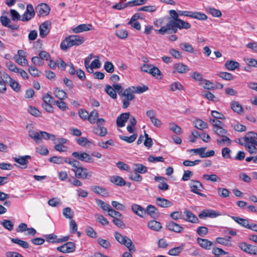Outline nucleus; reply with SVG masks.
I'll return each instance as SVG.
<instances>
[{
  "label": "nucleus",
  "instance_id": "obj_22",
  "mask_svg": "<svg viewBox=\"0 0 257 257\" xmlns=\"http://www.w3.org/2000/svg\"><path fill=\"white\" fill-rule=\"evenodd\" d=\"M239 66V64L238 62L233 60L227 61L225 63V67L230 71L235 70L238 68Z\"/></svg>",
  "mask_w": 257,
  "mask_h": 257
},
{
  "label": "nucleus",
  "instance_id": "obj_20",
  "mask_svg": "<svg viewBox=\"0 0 257 257\" xmlns=\"http://www.w3.org/2000/svg\"><path fill=\"white\" fill-rule=\"evenodd\" d=\"M174 68L178 73L181 74L187 73L190 70L187 65L180 63L175 64Z\"/></svg>",
  "mask_w": 257,
  "mask_h": 257
},
{
  "label": "nucleus",
  "instance_id": "obj_34",
  "mask_svg": "<svg viewBox=\"0 0 257 257\" xmlns=\"http://www.w3.org/2000/svg\"><path fill=\"white\" fill-rule=\"evenodd\" d=\"M95 201L97 205L103 211H107L108 212L109 209L111 208L110 206L108 204L105 203L101 200L99 199H95Z\"/></svg>",
  "mask_w": 257,
  "mask_h": 257
},
{
  "label": "nucleus",
  "instance_id": "obj_2",
  "mask_svg": "<svg viewBox=\"0 0 257 257\" xmlns=\"http://www.w3.org/2000/svg\"><path fill=\"white\" fill-rule=\"evenodd\" d=\"M29 136L33 139L36 143L39 144L42 139L46 140H51L53 141L55 136L44 131L38 132L31 130L29 132Z\"/></svg>",
  "mask_w": 257,
  "mask_h": 257
},
{
  "label": "nucleus",
  "instance_id": "obj_61",
  "mask_svg": "<svg viewBox=\"0 0 257 257\" xmlns=\"http://www.w3.org/2000/svg\"><path fill=\"white\" fill-rule=\"evenodd\" d=\"M10 85L12 88L16 92H18L20 91V86L16 80L12 79V81L10 82Z\"/></svg>",
  "mask_w": 257,
  "mask_h": 257
},
{
  "label": "nucleus",
  "instance_id": "obj_32",
  "mask_svg": "<svg viewBox=\"0 0 257 257\" xmlns=\"http://www.w3.org/2000/svg\"><path fill=\"white\" fill-rule=\"evenodd\" d=\"M169 15H170L172 19H170L168 23H176L178 20L180 19L179 18V16H180L179 11L178 12H176V11L174 10H170L169 11Z\"/></svg>",
  "mask_w": 257,
  "mask_h": 257
},
{
  "label": "nucleus",
  "instance_id": "obj_47",
  "mask_svg": "<svg viewBox=\"0 0 257 257\" xmlns=\"http://www.w3.org/2000/svg\"><path fill=\"white\" fill-rule=\"evenodd\" d=\"M98 116V113L97 110H94L92 111L89 114L88 121L91 124H94L95 122L96 118Z\"/></svg>",
  "mask_w": 257,
  "mask_h": 257
},
{
  "label": "nucleus",
  "instance_id": "obj_12",
  "mask_svg": "<svg viewBox=\"0 0 257 257\" xmlns=\"http://www.w3.org/2000/svg\"><path fill=\"white\" fill-rule=\"evenodd\" d=\"M130 113L129 112L122 113L119 115L116 119V125L119 127H122L124 126L125 123L127 121L130 117Z\"/></svg>",
  "mask_w": 257,
  "mask_h": 257
},
{
  "label": "nucleus",
  "instance_id": "obj_24",
  "mask_svg": "<svg viewBox=\"0 0 257 257\" xmlns=\"http://www.w3.org/2000/svg\"><path fill=\"white\" fill-rule=\"evenodd\" d=\"M231 237L230 236H227L226 238L224 237H217L216 239V242L220 244L226 246H231L232 243L230 241Z\"/></svg>",
  "mask_w": 257,
  "mask_h": 257
},
{
  "label": "nucleus",
  "instance_id": "obj_48",
  "mask_svg": "<svg viewBox=\"0 0 257 257\" xmlns=\"http://www.w3.org/2000/svg\"><path fill=\"white\" fill-rule=\"evenodd\" d=\"M183 248L181 246L175 247L171 248L168 251V254L170 255H178L182 251Z\"/></svg>",
  "mask_w": 257,
  "mask_h": 257
},
{
  "label": "nucleus",
  "instance_id": "obj_33",
  "mask_svg": "<svg viewBox=\"0 0 257 257\" xmlns=\"http://www.w3.org/2000/svg\"><path fill=\"white\" fill-rule=\"evenodd\" d=\"M175 25L179 29H189L191 27L190 23L181 19L178 20Z\"/></svg>",
  "mask_w": 257,
  "mask_h": 257
},
{
  "label": "nucleus",
  "instance_id": "obj_15",
  "mask_svg": "<svg viewBox=\"0 0 257 257\" xmlns=\"http://www.w3.org/2000/svg\"><path fill=\"white\" fill-rule=\"evenodd\" d=\"M156 204L163 208L170 207L173 205V203L171 201L160 197L156 198Z\"/></svg>",
  "mask_w": 257,
  "mask_h": 257
},
{
  "label": "nucleus",
  "instance_id": "obj_53",
  "mask_svg": "<svg viewBox=\"0 0 257 257\" xmlns=\"http://www.w3.org/2000/svg\"><path fill=\"white\" fill-rule=\"evenodd\" d=\"M108 215L113 219L114 218H123L122 215L119 212L115 211L111 208L109 209Z\"/></svg>",
  "mask_w": 257,
  "mask_h": 257
},
{
  "label": "nucleus",
  "instance_id": "obj_63",
  "mask_svg": "<svg viewBox=\"0 0 257 257\" xmlns=\"http://www.w3.org/2000/svg\"><path fill=\"white\" fill-rule=\"evenodd\" d=\"M28 71L30 74L34 77H38L39 76V71L38 69L34 66H29Z\"/></svg>",
  "mask_w": 257,
  "mask_h": 257
},
{
  "label": "nucleus",
  "instance_id": "obj_25",
  "mask_svg": "<svg viewBox=\"0 0 257 257\" xmlns=\"http://www.w3.org/2000/svg\"><path fill=\"white\" fill-rule=\"evenodd\" d=\"M148 226L151 229L156 231H159L162 228L161 223L156 220L149 221L148 223Z\"/></svg>",
  "mask_w": 257,
  "mask_h": 257
},
{
  "label": "nucleus",
  "instance_id": "obj_45",
  "mask_svg": "<svg viewBox=\"0 0 257 257\" xmlns=\"http://www.w3.org/2000/svg\"><path fill=\"white\" fill-rule=\"evenodd\" d=\"M43 103L51 104L55 103L56 101L53 97L47 93L43 96Z\"/></svg>",
  "mask_w": 257,
  "mask_h": 257
},
{
  "label": "nucleus",
  "instance_id": "obj_50",
  "mask_svg": "<svg viewBox=\"0 0 257 257\" xmlns=\"http://www.w3.org/2000/svg\"><path fill=\"white\" fill-rule=\"evenodd\" d=\"M104 69L108 73H111L114 71V66L110 61H106L104 64Z\"/></svg>",
  "mask_w": 257,
  "mask_h": 257
},
{
  "label": "nucleus",
  "instance_id": "obj_11",
  "mask_svg": "<svg viewBox=\"0 0 257 257\" xmlns=\"http://www.w3.org/2000/svg\"><path fill=\"white\" fill-rule=\"evenodd\" d=\"M50 25V22L46 21L39 26V34L41 38L45 37L49 34Z\"/></svg>",
  "mask_w": 257,
  "mask_h": 257
},
{
  "label": "nucleus",
  "instance_id": "obj_36",
  "mask_svg": "<svg viewBox=\"0 0 257 257\" xmlns=\"http://www.w3.org/2000/svg\"><path fill=\"white\" fill-rule=\"evenodd\" d=\"M11 241L13 243L19 244L24 248H28L29 247V243L27 241H23L18 238H12Z\"/></svg>",
  "mask_w": 257,
  "mask_h": 257
},
{
  "label": "nucleus",
  "instance_id": "obj_52",
  "mask_svg": "<svg viewBox=\"0 0 257 257\" xmlns=\"http://www.w3.org/2000/svg\"><path fill=\"white\" fill-rule=\"evenodd\" d=\"M192 18L199 20H205L207 19V16L204 13L195 12L193 13Z\"/></svg>",
  "mask_w": 257,
  "mask_h": 257
},
{
  "label": "nucleus",
  "instance_id": "obj_17",
  "mask_svg": "<svg viewBox=\"0 0 257 257\" xmlns=\"http://www.w3.org/2000/svg\"><path fill=\"white\" fill-rule=\"evenodd\" d=\"M91 190L95 193L102 196H107L108 193L107 190L101 186H93L91 187Z\"/></svg>",
  "mask_w": 257,
  "mask_h": 257
},
{
  "label": "nucleus",
  "instance_id": "obj_29",
  "mask_svg": "<svg viewBox=\"0 0 257 257\" xmlns=\"http://www.w3.org/2000/svg\"><path fill=\"white\" fill-rule=\"evenodd\" d=\"M179 47L180 49L183 51L189 53H193L194 52V50L193 47L190 44L187 42H183L181 43Z\"/></svg>",
  "mask_w": 257,
  "mask_h": 257
},
{
  "label": "nucleus",
  "instance_id": "obj_60",
  "mask_svg": "<svg viewBox=\"0 0 257 257\" xmlns=\"http://www.w3.org/2000/svg\"><path fill=\"white\" fill-rule=\"evenodd\" d=\"M47 241L54 243L56 242V240L57 238V236L53 233L46 234L44 235Z\"/></svg>",
  "mask_w": 257,
  "mask_h": 257
},
{
  "label": "nucleus",
  "instance_id": "obj_54",
  "mask_svg": "<svg viewBox=\"0 0 257 257\" xmlns=\"http://www.w3.org/2000/svg\"><path fill=\"white\" fill-rule=\"evenodd\" d=\"M36 151L40 155H47L49 153L48 149L44 146H40L36 148Z\"/></svg>",
  "mask_w": 257,
  "mask_h": 257
},
{
  "label": "nucleus",
  "instance_id": "obj_27",
  "mask_svg": "<svg viewBox=\"0 0 257 257\" xmlns=\"http://www.w3.org/2000/svg\"><path fill=\"white\" fill-rule=\"evenodd\" d=\"M31 156L29 155L24 156L19 158H14V160L17 163L20 164L21 165L25 166V168H26L27 165L28 163V159H31Z\"/></svg>",
  "mask_w": 257,
  "mask_h": 257
},
{
  "label": "nucleus",
  "instance_id": "obj_46",
  "mask_svg": "<svg viewBox=\"0 0 257 257\" xmlns=\"http://www.w3.org/2000/svg\"><path fill=\"white\" fill-rule=\"evenodd\" d=\"M1 224L8 230L11 231L13 229L14 224L13 222L9 220L4 219L2 222Z\"/></svg>",
  "mask_w": 257,
  "mask_h": 257
},
{
  "label": "nucleus",
  "instance_id": "obj_35",
  "mask_svg": "<svg viewBox=\"0 0 257 257\" xmlns=\"http://www.w3.org/2000/svg\"><path fill=\"white\" fill-rule=\"evenodd\" d=\"M54 94L57 98L60 100H63L66 97V93L65 91L58 87L55 88Z\"/></svg>",
  "mask_w": 257,
  "mask_h": 257
},
{
  "label": "nucleus",
  "instance_id": "obj_30",
  "mask_svg": "<svg viewBox=\"0 0 257 257\" xmlns=\"http://www.w3.org/2000/svg\"><path fill=\"white\" fill-rule=\"evenodd\" d=\"M134 171L138 173L144 174L148 171L147 167L142 164H134Z\"/></svg>",
  "mask_w": 257,
  "mask_h": 257
},
{
  "label": "nucleus",
  "instance_id": "obj_23",
  "mask_svg": "<svg viewBox=\"0 0 257 257\" xmlns=\"http://www.w3.org/2000/svg\"><path fill=\"white\" fill-rule=\"evenodd\" d=\"M90 27H91V25L80 24L74 28L73 29V31L75 33H79L84 31H87L90 30Z\"/></svg>",
  "mask_w": 257,
  "mask_h": 257
},
{
  "label": "nucleus",
  "instance_id": "obj_26",
  "mask_svg": "<svg viewBox=\"0 0 257 257\" xmlns=\"http://www.w3.org/2000/svg\"><path fill=\"white\" fill-rule=\"evenodd\" d=\"M93 132L97 135L104 137L107 134V131L106 128L103 126H96L94 127Z\"/></svg>",
  "mask_w": 257,
  "mask_h": 257
},
{
  "label": "nucleus",
  "instance_id": "obj_18",
  "mask_svg": "<svg viewBox=\"0 0 257 257\" xmlns=\"http://www.w3.org/2000/svg\"><path fill=\"white\" fill-rule=\"evenodd\" d=\"M197 240L199 245L205 249H210L213 245V243L207 239L198 237Z\"/></svg>",
  "mask_w": 257,
  "mask_h": 257
},
{
  "label": "nucleus",
  "instance_id": "obj_28",
  "mask_svg": "<svg viewBox=\"0 0 257 257\" xmlns=\"http://www.w3.org/2000/svg\"><path fill=\"white\" fill-rule=\"evenodd\" d=\"M231 109L235 112L241 114L243 112V108L241 105L237 101H232L230 103Z\"/></svg>",
  "mask_w": 257,
  "mask_h": 257
},
{
  "label": "nucleus",
  "instance_id": "obj_59",
  "mask_svg": "<svg viewBox=\"0 0 257 257\" xmlns=\"http://www.w3.org/2000/svg\"><path fill=\"white\" fill-rule=\"evenodd\" d=\"M208 11L212 16L215 17H220L222 15L221 11L215 8H209Z\"/></svg>",
  "mask_w": 257,
  "mask_h": 257
},
{
  "label": "nucleus",
  "instance_id": "obj_38",
  "mask_svg": "<svg viewBox=\"0 0 257 257\" xmlns=\"http://www.w3.org/2000/svg\"><path fill=\"white\" fill-rule=\"evenodd\" d=\"M202 178L207 181H210L214 182L220 181V179L218 176L214 174L211 175L204 174L202 176Z\"/></svg>",
  "mask_w": 257,
  "mask_h": 257
},
{
  "label": "nucleus",
  "instance_id": "obj_58",
  "mask_svg": "<svg viewBox=\"0 0 257 257\" xmlns=\"http://www.w3.org/2000/svg\"><path fill=\"white\" fill-rule=\"evenodd\" d=\"M217 192L218 194L222 197H227L229 195V191L228 189L222 188H218L217 189Z\"/></svg>",
  "mask_w": 257,
  "mask_h": 257
},
{
  "label": "nucleus",
  "instance_id": "obj_49",
  "mask_svg": "<svg viewBox=\"0 0 257 257\" xmlns=\"http://www.w3.org/2000/svg\"><path fill=\"white\" fill-rule=\"evenodd\" d=\"M15 61L21 66H25L28 64V61L25 57H20L19 56H14Z\"/></svg>",
  "mask_w": 257,
  "mask_h": 257
},
{
  "label": "nucleus",
  "instance_id": "obj_21",
  "mask_svg": "<svg viewBox=\"0 0 257 257\" xmlns=\"http://www.w3.org/2000/svg\"><path fill=\"white\" fill-rule=\"evenodd\" d=\"M110 181L112 183L119 186H123L126 184L124 180L118 176H113L110 178Z\"/></svg>",
  "mask_w": 257,
  "mask_h": 257
},
{
  "label": "nucleus",
  "instance_id": "obj_9",
  "mask_svg": "<svg viewBox=\"0 0 257 257\" xmlns=\"http://www.w3.org/2000/svg\"><path fill=\"white\" fill-rule=\"evenodd\" d=\"M36 11L39 16H45L48 15L50 11V8L46 4H41L36 8Z\"/></svg>",
  "mask_w": 257,
  "mask_h": 257
},
{
  "label": "nucleus",
  "instance_id": "obj_41",
  "mask_svg": "<svg viewBox=\"0 0 257 257\" xmlns=\"http://www.w3.org/2000/svg\"><path fill=\"white\" fill-rule=\"evenodd\" d=\"M252 134V132H248L244 138L245 143L244 144H250L252 145V143L255 139H257V137H250V135Z\"/></svg>",
  "mask_w": 257,
  "mask_h": 257
},
{
  "label": "nucleus",
  "instance_id": "obj_37",
  "mask_svg": "<svg viewBox=\"0 0 257 257\" xmlns=\"http://www.w3.org/2000/svg\"><path fill=\"white\" fill-rule=\"evenodd\" d=\"M195 126L197 129L203 130L205 128H207V123L201 119H197L194 122Z\"/></svg>",
  "mask_w": 257,
  "mask_h": 257
},
{
  "label": "nucleus",
  "instance_id": "obj_51",
  "mask_svg": "<svg viewBox=\"0 0 257 257\" xmlns=\"http://www.w3.org/2000/svg\"><path fill=\"white\" fill-rule=\"evenodd\" d=\"M212 253L215 255L214 256H219V255L227 254L228 253L221 248L214 247L212 249Z\"/></svg>",
  "mask_w": 257,
  "mask_h": 257
},
{
  "label": "nucleus",
  "instance_id": "obj_62",
  "mask_svg": "<svg viewBox=\"0 0 257 257\" xmlns=\"http://www.w3.org/2000/svg\"><path fill=\"white\" fill-rule=\"evenodd\" d=\"M86 234L92 238H96L97 237V233L90 226H88L86 229Z\"/></svg>",
  "mask_w": 257,
  "mask_h": 257
},
{
  "label": "nucleus",
  "instance_id": "obj_40",
  "mask_svg": "<svg viewBox=\"0 0 257 257\" xmlns=\"http://www.w3.org/2000/svg\"><path fill=\"white\" fill-rule=\"evenodd\" d=\"M137 134H133L130 137L119 136V138L122 141H125L128 143H131L134 142L137 138Z\"/></svg>",
  "mask_w": 257,
  "mask_h": 257
},
{
  "label": "nucleus",
  "instance_id": "obj_7",
  "mask_svg": "<svg viewBox=\"0 0 257 257\" xmlns=\"http://www.w3.org/2000/svg\"><path fill=\"white\" fill-rule=\"evenodd\" d=\"M239 248L242 251L250 254H257V246L248 244L245 242H240L238 243Z\"/></svg>",
  "mask_w": 257,
  "mask_h": 257
},
{
  "label": "nucleus",
  "instance_id": "obj_10",
  "mask_svg": "<svg viewBox=\"0 0 257 257\" xmlns=\"http://www.w3.org/2000/svg\"><path fill=\"white\" fill-rule=\"evenodd\" d=\"M220 215V213L214 210L206 209L203 210L199 214V217L201 219H203L205 217L215 218Z\"/></svg>",
  "mask_w": 257,
  "mask_h": 257
},
{
  "label": "nucleus",
  "instance_id": "obj_19",
  "mask_svg": "<svg viewBox=\"0 0 257 257\" xmlns=\"http://www.w3.org/2000/svg\"><path fill=\"white\" fill-rule=\"evenodd\" d=\"M146 213L149 214L152 218H156L159 216V213L156 207L152 205H149L145 209Z\"/></svg>",
  "mask_w": 257,
  "mask_h": 257
},
{
  "label": "nucleus",
  "instance_id": "obj_57",
  "mask_svg": "<svg viewBox=\"0 0 257 257\" xmlns=\"http://www.w3.org/2000/svg\"><path fill=\"white\" fill-rule=\"evenodd\" d=\"M221 137V139H217L216 140L217 143L219 145L221 146L226 143H228V144H230L231 140L229 138L226 136H222Z\"/></svg>",
  "mask_w": 257,
  "mask_h": 257
},
{
  "label": "nucleus",
  "instance_id": "obj_39",
  "mask_svg": "<svg viewBox=\"0 0 257 257\" xmlns=\"http://www.w3.org/2000/svg\"><path fill=\"white\" fill-rule=\"evenodd\" d=\"M105 90L106 92L113 99H116L117 98V95L115 91L110 85H106Z\"/></svg>",
  "mask_w": 257,
  "mask_h": 257
},
{
  "label": "nucleus",
  "instance_id": "obj_44",
  "mask_svg": "<svg viewBox=\"0 0 257 257\" xmlns=\"http://www.w3.org/2000/svg\"><path fill=\"white\" fill-rule=\"evenodd\" d=\"M95 217L99 223H101L102 225H106L109 223V222L103 215L100 214H95Z\"/></svg>",
  "mask_w": 257,
  "mask_h": 257
},
{
  "label": "nucleus",
  "instance_id": "obj_1",
  "mask_svg": "<svg viewBox=\"0 0 257 257\" xmlns=\"http://www.w3.org/2000/svg\"><path fill=\"white\" fill-rule=\"evenodd\" d=\"M85 41L83 37L79 35H71L67 37L60 44V48L62 50L66 51L68 48L73 46H79Z\"/></svg>",
  "mask_w": 257,
  "mask_h": 257
},
{
  "label": "nucleus",
  "instance_id": "obj_42",
  "mask_svg": "<svg viewBox=\"0 0 257 257\" xmlns=\"http://www.w3.org/2000/svg\"><path fill=\"white\" fill-rule=\"evenodd\" d=\"M63 214L65 218L72 219L73 217V212L70 207H66L63 210Z\"/></svg>",
  "mask_w": 257,
  "mask_h": 257
},
{
  "label": "nucleus",
  "instance_id": "obj_5",
  "mask_svg": "<svg viewBox=\"0 0 257 257\" xmlns=\"http://www.w3.org/2000/svg\"><path fill=\"white\" fill-rule=\"evenodd\" d=\"M175 24V23H167L165 26H163L159 30L156 31L162 35L176 33L178 28Z\"/></svg>",
  "mask_w": 257,
  "mask_h": 257
},
{
  "label": "nucleus",
  "instance_id": "obj_16",
  "mask_svg": "<svg viewBox=\"0 0 257 257\" xmlns=\"http://www.w3.org/2000/svg\"><path fill=\"white\" fill-rule=\"evenodd\" d=\"M132 210L135 213L141 217H143L144 215L146 213L145 208L136 204L132 205Z\"/></svg>",
  "mask_w": 257,
  "mask_h": 257
},
{
  "label": "nucleus",
  "instance_id": "obj_31",
  "mask_svg": "<svg viewBox=\"0 0 257 257\" xmlns=\"http://www.w3.org/2000/svg\"><path fill=\"white\" fill-rule=\"evenodd\" d=\"M122 244L124 245L128 248L130 252L133 253L136 251L135 245L133 244L131 239L127 237H126V239H125L124 241Z\"/></svg>",
  "mask_w": 257,
  "mask_h": 257
},
{
  "label": "nucleus",
  "instance_id": "obj_14",
  "mask_svg": "<svg viewBox=\"0 0 257 257\" xmlns=\"http://www.w3.org/2000/svg\"><path fill=\"white\" fill-rule=\"evenodd\" d=\"M184 213L186 216V218L184 219L188 222L195 223L199 222V220L197 217L191 211L188 210H185Z\"/></svg>",
  "mask_w": 257,
  "mask_h": 257
},
{
  "label": "nucleus",
  "instance_id": "obj_3",
  "mask_svg": "<svg viewBox=\"0 0 257 257\" xmlns=\"http://www.w3.org/2000/svg\"><path fill=\"white\" fill-rule=\"evenodd\" d=\"M135 91L131 88H128L123 92H118V94L122 98V107L126 108L130 104V101L135 99Z\"/></svg>",
  "mask_w": 257,
  "mask_h": 257
},
{
  "label": "nucleus",
  "instance_id": "obj_8",
  "mask_svg": "<svg viewBox=\"0 0 257 257\" xmlns=\"http://www.w3.org/2000/svg\"><path fill=\"white\" fill-rule=\"evenodd\" d=\"M72 156L75 159H77L81 161H83L87 163L91 162L92 158L91 157L85 152H74L72 153Z\"/></svg>",
  "mask_w": 257,
  "mask_h": 257
},
{
  "label": "nucleus",
  "instance_id": "obj_4",
  "mask_svg": "<svg viewBox=\"0 0 257 257\" xmlns=\"http://www.w3.org/2000/svg\"><path fill=\"white\" fill-rule=\"evenodd\" d=\"M189 187L190 188V191L192 192L197 194L202 197H206V195L199 192L204 189V186L199 181L191 180L189 183Z\"/></svg>",
  "mask_w": 257,
  "mask_h": 257
},
{
  "label": "nucleus",
  "instance_id": "obj_64",
  "mask_svg": "<svg viewBox=\"0 0 257 257\" xmlns=\"http://www.w3.org/2000/svg\"><path fill=\"white\" fill-rule=\"evenodd\" d=\"M170 89L173 91H175L176 90H181L183 89V86L179 82H175L171 85Z\"/></svg>",
  "mask_w": 257,
  "mask_h": 257
},
{
  "label": "nucleus",
  "instance_id": "obj_13",
  "mask_svg": "<svg viewBox=\"0 0 257 257\" xmlns=\"http://www.w3.org/2000/svg\"><path fill=\"white\" fill-rule=\"evenodd\" d=\"M166 227L170 231L177 233H181L183 231V227L173 221H170L166 224Z\"/></svg>",
  "mask_w": 257,
  "mask_h": 257
},
{
  "label": "nucleus",
  "instance_id": "obj_55",
  "mask_svg": "<svg viewBox=\"0 0 257 257\" xmlns=\"http://www.w3.org/2000/svg\"><path fill=\"white\" fill-rule=\"evenodd\" d=\"M49 160L51 163L57 164H62L64 163V158L57 156H54L50 158Z\"/></svg>",
  "mask_w": 257,
  "mask_h": 257
},
{
  "label": "nucleus",
  "instance_id": "obj_56",
  "mask_svg": "<svg viewBox=\"0 0 257 257\" xmlns=\"http://www.w3.org/2000/svg\"><path fill=\"white\" fill-rule=\"evenodd\" d=\"M231 152V150L227 147L223 148L222 149L221 153L222 157L225 159L231 158L230 153Z\"/></svg>",
  "mask_w": 257,
  "mask_h": 257
},
{
  "label": "nucleus",
  "instance_id": "obj_6",
  "mask_svg": "<svg viewBox=\"0 0 257 257\" xmlns=\"http://www.w3.org/2000/svg\"><path fill=\"white\" fill-rule=\"evenodd\" d=\"M72 170L75 173L76 177L78 178L89 179L92 176V172H88L85 168L80 167Z\"/></svg>",
  "mask_w": 257,
  "mask_h": 257
},
{
  "label": "nucleus",
  "instance_id": "obj_43",
  "mask_svg": "<svg viewBox=\"0 0 257 257\" xmlns=\"http://www.w3.org/2000/svg\"><path fill=\"white\" fill-rule=\"evenodd\" d=\"M218 75L222 79L226 80H231L234 78V76L230 73L226 72H221L218 74Z\"/></svg>",
  "mask_w": 257,
  "mask_h": 257
}]
</instances>
